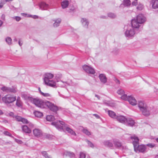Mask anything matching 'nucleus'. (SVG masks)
Wrapping results in <instances>:
<instances>
[{"label": "nucleus", "mask_w": 158, "mask_h": 158, "mask_svg": "<svg viewBox=\"0 0 158 158\" xmlns=\"http://www.w3.org/2000/svg\"><path fill=\"white\" fill-rule=\"evenodd\" d=\"M131 138L132 140L134 150L136 152H138L143 153L146 152L147 149L146 146L143 144H139V139L137 136L134 135L131 136Z\"/></svg>", "instance_id": "nucleus-1"}, {"label": "nucleus", "mask_w": 158, "mask_h": 158, "mask_svg": "<svg viewBox=\"0 0 158 158\" xmlns=\"http://www.w3.org/2000/svg\"><path fill=\"white\" fill-rule=\"evenodd\" d=\"M51 124L52 125L55 126L59 130H61L65 129L66 131L71 135L75 136L76 135L75 132L72 129L68 127L66 125H65L63 121H59L56 122H52L51 123Z\"/></svg>", "instance_id": "nucleus-2"}, {"label": "nucleus", "mask_w": 158, "mask_h": 158, "mask_svg": "<svg viewBox=\"0 0 158 158\" xmlns=\"http://www.w3.org/2000/svg\"><path fill=\"white\" fill-rule=\"evenodd\" d=\"M29 100L37 106L41 108L45 107L46 102H44L43 100L38 98L30 97Z\"/></svg>", "instance_id": "nucleus-3"}, {"label": "nucleus", "mask_w": 158, "mask_h": 158, "mask_svg": "<svg viewBox=\"0 0 158 158\" xmlns=\"http://www.w3.org/2000/svg\"><path fill=\"white\" fill-rule=\"evenodd\" d=\"M2 100L3 102L8 105L16 100V97L10 94H7L2 98Z\"/></svg>", "instance_id": "nucleus-4"}, {"label": "nucleus", "mask_w": 158, "mask_h": 158, "mask_svg": "<svg viewBox=\"0 0 158 158\" xmlns=\"http://www.w3.org/2000/svg\"><path fill=\"white\" fill-rule=\"evenodd\" d=\"M57 81L59 82V86L62 87H64L67 86L71 85H72V80L69 79L67 80L64 79L60 81L57 80Z\"/></svg>", "instance_id": "nucleus-5"}, {"label": "nucleus", "mask_w": 158, "mask_h": 158, "mask_svg": "<svg viewBox=\"0 0 158 158\" xmlns=\"http://www.w3.org/2000/svg\"><path fill=\"white\" fill-rule=\"evenodd\" d=\"M45 106H47L51 110L55 112H56L58 110L57 106L49 101L46 102Z\"/></svg>", "instance_id": "nucleus-6"}, {"label": "nucleus", "mask_w": 158, "mask_h": 158, "mask_svg": "<svg viewBox=\"0 0 158 158\" xmlns=\"http://www.w3.org/2000/svg\"><path fill=\"white\" fill-rule=\"evenodd\" d=\"M1 89L4 92L6 93H15L17 91V89L16 87L15 86H12L11 87H8L6 86H3L1 88Z\"/></svg>", "instance_id": "nucleus-7"}, {"label": "nucleus", "mask_w": 158, "mask_h": 158, "mask_svg": "<svg viewBox=\"0 0 158 158\" xmlns=\"http://www.w3.org/2000/svg\"><path fill=\"white\" fill-rule=\"evenodd\" d=\"M135 33V29L131 27L128 28L126 31L125 34V36L127 37H133Z\"/></svg>", "instance_id": "nucleus-8"}, {"label": "nucleus", "mask_w": 158, "mask_h": 158, "mask_svg": "<svg viewBox=\"0 0 158 158\" xmlns=\"http://www.w3.org/2000/svg\"><path fill=\"white\" fill-rule=\"evenodd\" d=\"M83 70L87 73L94 74L95 73L94 69L92 67L87 65H84L82 66Z\"/></svg>", "instance_id": "nucleus-9"}, {"label": "nucleus", "mask_w": 158, "mask_h": 158, "mask_svg": "<svg viewBox=\"0 0 158 158\" xmlns=\"http://www.w3.org/2000/svg\"><path fill=\"white\" fill-rule=\"evenodd\" d=\"M136 19L138 22V23L141 24L146 21V18L142 14H140L137 16Z\"/></svg>", "instance_id": "nucleus-10"}, {"label": "nucleus", "mask_w": 158, "mask_h": 158, "mask_svg": "<svg viewBox=\"0 0 158 158\" xmlns=\"http://www.w3.org/2000/svg\"><path fill=\"white\" fill-rule=\"evenodd\" d=\"M54 74L51 73H46L44 74V82L48 81L54 77Z\"/></svg>", "instance_id": "nucleus-11"}, {"label": "nucleus", "mask_w": 158, "mask_h": 158, "mask_svg": "<svg viewBox=\"0 0 158 158\" xmlns=\"http://www.w3.org/2000/svg\"><path fill=\"white\" fill-rule=\"evenodd\" d=\"M146 109H144V110H143V111L141 112L143 115L146 116H148L150 114L152 109L151 107L148 106L146 107Z\"/></svg>", "instance_id": "nucleus-12"}, {"label": "nucleus", "mask_w": 158, "mask_h": 158, "mask_svg": "<svg viewBox=\"0 0 158 158\" xmlns=\"http://www.w3.org/2000/svg\"><path fill=\"white\" fill-rule=\"evenodd\" d=\"M132 28H138L140 26V24L138 23V22L136 19H132L131 22Z\"/></svg>", "instance_id": "nucleus-13"}, {"label": "nucleus", "mask_w": 158, "mask_h": 158, "mask_svg": "<svg viewBox=\"0 0 158 158\" xmlns=\"http://www.w3.org/2000/svg\"><path fill=\"white\" fill-rule=\"evenodd\" d=\"M127 119L123 116L118 115H117L115 119L120 123H125L126 122Z\"/></svg>", "instance_id": "nucleus-14"}, {"label": "nucleus", "mask_w": 158, "mask_h": 158, "mask_svg": "<svg viewBox=\"0 0 158 158\" xmlns=\"http://www.w3.org/2000/svg\"><path fill=\"white\" fill-rule=\"evenodd\" d=\"M138 106L141 112L143 111L144 109H146V107L148 106L146 103L142 101H139L138 102Z\"/></svg>", "instance_id": "nucleus-15"}, {"label": "nucleus", "mask_w": 158, "mask_h": 158, "mask_svg": "<svg viewBox=\"0 0 158 158\" xmlns=\"http://www.w3.org/2000/svg\"><path fill=\"white\" fill-rule=\"evenodd\" d=\"M45 85L53 87L56 88L57 87L56 82L53 80H49L48 81L44 82Z\"/></svg>", "instance_id": "nucleus-16"}, {"label": "nucleus", "mask_w": 158, "mask_h": 158, "mask_svg": "<svg viewBox=\"0 0 158 158\" xmlns=\"http://www.w3.org/2000/svg\"><path fill=\"white\" fill-rule=\"evenodd\" d=\"M99 78L100 81L103 84H105L107 82V78L105 75L103 74H101L99 75Z\"/></svg>", "instance_id": "nucleus-17"}, {"label": "nucleus", "mask_w": 158, "mask_h": 158, "mask_svg": "<svg viewBox=\"0 0 158 158\" xmlns=\"http://www.w3.org/2000/svg\"><path fill=\"white\" fill-rule=\"evenodd\" d=\"M150 4L153 9L158 8V0H151Z\"/></svg>", "instance_id": "nucleus-18"}, {"label": "nucleus", "mask_w": 158, "mask_h": 158, "mask_svg": "<svg viewBox=\"0 0 158 158\" xmlns=\"http://www.w3.org/2000/svg\"><path fill=\"white\" fill-rule=\"evenodd\" d=\"M128 101L133 106L136 105L137 103V101L136 99L131 96H129Z\"/></svg>", "instance_id": "nucleus-19"}, {"label": "nucleus", "mask_w": 158, "mask_h": 158, "mask_svg": "<svg viewBox=\"0 0 158 158\" xmlns=\"http://www.w3.org/2000/svg\"><path fill=\"white\" fill-rule=\"evenodd\" d=\"M34 135L37 137H39L42 135L41 131L38 129H35L33 130Z\"/></svg>", "instance_id": "nucleus-20"}, {"label": "nucleus", "mask_w": 158, "mask_h": 158, "mask_svg": "<svg viewBox=\"0 0 158 158\" xmlns=\"http://www.w3.org/2000/svg\"><path fill=\"white\" fill-rule=\"evenodd\" d=\"M40 9L42 10H45L48 7V5L44 2H41L39 5Z\"/></svg>", "instance_id": "nucleus-21"}, {"label": "nucleus", "mask_w": 158, "mask_h": 158, "mask_svg": "<svg viewBox=\"0 0 158 158\" xmlns=\"http://www.w3.org/2000/svg\"><path fill=\"white\" fill-rule=\"evenodd\" d=\"M22 128L23 131L26 133H30L31 132L30 129L26 125L22 126Z\"/></svg>", "instance_id": "nucleus-22"}, {"label": "nucleus", "mask_w": 158, "mask_h": 158, "mask_svg": "<svg viewBox=\"0 0 158 158\" xmlns=\"http://www.w3.org/2000/svg\"><path fill=\"white\" fill-rule=\"evenodd\" d=\"M81 22L84 27L87 28L89 25V22L86 19L82 18L81 20Z\"/></svg>", "instance_id": "nucleus-23"}, {"label": "nucleus", "mask_w": 158, "mask_h": 158, "mask_svg": "<svg viewBox=\"0 0 158 158\" xmlns=\"http://www.w3.org/2000/svg\"><path fill=\"white\" fill-rule=\"evenodd\" d=\"M126 122L127 123L128 126H133L135 123L134 121L131 118L127 119Z\"/></svg>", "instance_id": "nucleus-24"}, {"label": "nucleus", "mask_w": 158, "mask_h": 158, "mask_svg": "<svg viewBox=\"0 0 158 158\" xmlns=\"http://www.w3.org/2000/svg\"><path fill=\"white\" fill-rule=\"evenodd\" d=\"M53 21L54 22V23L53 24V26L55 27H56L59 26L61 22V20L60 19H58L55 20H53Z\"/></svg>", "instance_id": "nucleus-25"}, {"label": "nucleus", "mask_w": 158, "mask_h": 158, "mask_svg": "<svg viewBox=\"0 0 158 158\" xmlns=\"http://www.w3.org/2000/svg\"><path fill=\"white\" fill-rule=\"evenodd\" d=\"M69 2L67 0H64L62 1L61 3V5L62 8L64 9L67 8L69 5Z\"/></svg>", "instance_id": "nucleus-26"}, {"label": "nucleus", "mask_w": 158, "mask_h": 158, "mask_svg": "<svg viewBox=\"0 0 158 158\" xmlns=\"http://www.w3.org/2000/svg\"><path fill=\"white\" fill-rule=\"evenodd\" d=\"M108 114L109 116L111 118L116 119L117 115H116L115 113L112 110H109L108 111Z\"/></svg>", "instance_id": "nucleus-27"}, {"label": "nucleus", "mask_w": 158, "mask_h": 158, "mask_svg": "<svg viewBox=\"0 0 158 158\" xmlns=\"http://www.w3.org/2000/svg\"><path fill=\"white\" fill-rule=\"evenodd\" d=\"M123 5L126 7H129L131 5V2L130 0H123Z\"/></svg>", "instance_id": "nucleus-28"}, {"label": "nucleus", "mask_w": 158, "mask_h": 158, "mask_svg": "<svg viewBox=\"0 0 158 158\" xmlns=\"http://www.w3.org/2000/svg\"><path fill=\"white\" fill-rule=\"evenodd\" d=\"M104 145L108 147H111L113 146V143L110 141L107 140L104 142Z\"/></svg>", "instance_id": "nucleus-29"}, {"label": "nucleus", "mask_w": 158, "mask_h": 158, "mask_svg": "<svg viewBox=\"0 0 158 158\" xmlns=\"http://www.w3.org/2000/svg\"><path fill=\"white\" fill-rule=\"evenodd\" d=\"M35 115L37 117L40 118L43 116V114L40 111H35L34 113Z\"/></svg>", "instance_id": "nucleus-30"}, {"label": "nucleus", "mask_w": 158, "mask_h": 158, "mask_svg": "<svg viewBox=\"0 0 158 158\" xmlns=\"http://www.w3.org/2000/svg\"><path fill=\"white\" fill-rule=\"evenodd\" d=\"M46 119L47 121H52L55 119L54 116L52 115H47Z\"/></svg>", "instance_id": "nucleus-31"}, {"label": "nucleus", "mask_w": 158, "mask_h": 158, "mask_svg": "<svg viewBox=\"0 0 158 158\" xmlns=\"http://www.w3.org/2000/svg\"><path fill=\"white\" fill-rule=\"evenodd\" d=\"M121 96H122L121 97V98L122 99L125 101L128 100L129 98V96H127V95L124 94V93Z\"/></svg>", "instance_id": "nucleus-32"}, {"label": "nucleus", "mask_w": 158, "mask_h": 158, "mask_svg": "<svg viewBox=\"0 0 158 158\" xmlns=\"http://www.w3.org/2000/svg\"><path fill=\"white\" fill-rule=\"evenodd\" d=\"M144 7L143 5L140 3H139L137 6L136 8L137 10H142Z\"/></svg>", "instance_id": "nucleus-33"}, {"label": "nucleus", "mask_w": 158, "mask_h": 158, "mask_svg": "<svg viewBox=\"0 0 158 158\" xmlns=\"http://www.w3.org/2000/svg\"><path fill=\"white\" fill-rule=\"evenodd\" d=\"M6 41L8 45H11L12 44V39L10 37H8L6 38Z\"/></svg>", "instance_id": "nucleus-34"}, {"label": "nucleus", "mask_w": 158, "mask_h": 158, "mask_svg": "<svg viewBox=\"0 0 158 158\" xmlns=\"http://www.w3.org/2000/svg\"><path fill=\"white\" fill-rule=\"evenodd\" d=\"M114 143L115 146L116 147L120 148L122 146L121 143L117 141H114Z\"/></svg>", "instance_id": "nucleus-35"}, {"label": "nucleus", "mask_w": 158, "mask_h": 158, "mask_svg": "<svg viewBox=\"0 0 158 158\" xmlns=\"http://www.w3.org/2000/svg\"><path fill=\"white\" fill-rule=\"evenodd\" d=\"M108 16L110 18L114 19L116 17V15L114 13H109L108 14Z\"/></svg>", "instance_id": "nucleus-36"}, {"label": "nucleus", "mask_w": 158, "mask_h": 158, "mask_svg": "<svg viewBox=\"0 0 158 158\" xmlns=\"http://www.w3.org/2000/svg\"><path fill=\"white\" fill-rule=\"evenodd\" d=\"M42 154L43 156L45 157V158H51L50 156L48 155V153L45 151L42 152Z\"/></svg>", "instance_id": "nucleus-37"}, {"label": "nucleus", "mask_w": 158, "mask_h": 158, "mask_svg": "<svg viewBox=\"0 0 158 158\" xmlns=\"http://www.w3.org/2000/svg\"><path fill=\"white\" fill-rule=\"evenodd\" d=\"M22 102L21 101H16V105L19 107H21L22 106Z\"/></svg>", "instance_id": "nucleus-38"}, {"label": "nucleus", "mask_w": 158, "mask_h": 158, "mask_svg": "<svg viewBox=\"0 0 158 158\" xmlns=\"http://www.w3.org/2000/svg\"><path fill=\"white\" fill-rule=\"evenodd\" d=\"M117 93L119 95H122L124 93V91L122 89L118 90L117 91Z\"/></svg>", "instance_id": "nucleus-39"}, {"label": "nucleus", "mask_w": 158, "mask_h": 158, "mask_svg": "<svg viewBox=\"0 0 158 158\" xmlns=\"http://www.w3.org/2000/svg\"><path fill=\"white\" fill-rule=\"evenodd\" d=\"M83 132L85 134L88 135H91L90 132L87 129H84L83 130Z\"/></svg>", "instance_id": "nucleus-40"}, {"label": "nucleus", "mask_w": 158, "mask_h": 158, "mask_svg": "<svg viewBox=\"0 0 158 158\" xmlns=\"http://www.w3.org/2000/svg\"><path fill=\"white\" fill-rule=\"evenodd\" d=\"M41 95L45 97H51L52 96L51 94L49 93H44L43 92H41Z\"/></svg>", "instance_id": "nucleus-41"}, {"label": "nucleus", "mask_w": 158, "mask_h": 158, "mask_svg": "<svg viewBox=\"0 0 158 158\" xmlns=\"http://www.w3.org/2000/svg\"><path fill=\"white\" fill-rule=\"evenodd\" d=\"M21 122L24 124H28V123H29V122L26 119L24 118H22Z\"/></svg>", "instance_id": "nucleus-42"}, {"label": "nucleus", "mask_w": 158, "mask_h": 158, "mask_svg": "<svg viewBox=\"0 0 158 158\" xmlns=\"http://www.w3.org/2000/svg\"><path fill=\"white\" fill-rule=\"evenodd\" d=\"M21 96L22 98H24L25 99H27L28 98L29 99V98L30 97H28L26 94H22Z\"/></svg>", "instance_id": "nucleus-43"}, {"label": "nucleus", "mask_w": 158, "mask_h": 158, "mask_svg": "<svg viewBox=\"0 0 158 158\" xmlns=\"http://www.w3.org/2000/svg\"><path fill=\"white\" fill-rule=\"evenodd\" d=\"M62 77V75L61 74H56L55 76V78L57 80V79H59L61 78Z\"/></svg>", "instance_id": "nucleus-44"}, {"label": "nucleus", "mask_w": 158, "mask_h": 158, "mask_svg": "<svg viewBox=\"0 0 158 158\" xmlns=\"http://www.w3.org/2000/svg\"><path fill=\"white\" fill-rule=\"evenodd\" d=\"M146 146L151 148H153L155 146V144L154 143H149L146 145Z\"/></svg>", "instance_id": "nucleus-45"}, {"label": "nucleus", "mask_w": 158, "mask_h": 158, "mask_svg": "<svg viewBox=\"0 0 158 158\" xmlns=\"http://www.w3.org/2000/svg\"><path fill=\"white\" fill-rule=\"evenodd\" d=\"M85 154L82 152H81L80 154V157L79 158H85Z\"/></svg>", "instance_id": "nucleus-46"}, {"label": "nucleus", "mask_w": 158, "mask_h": 158, "mask_svg": "<svg viewBox=\"0 0 158 158\" xmlns=\"http://www.w3.org/2000/svg\"><path fill=\"white\" fill-rule=\"evenodd\" d=\"M87 142L88 144V145L89 146L92 148H93L94 147V145L93 144L90 142L88 140H87Z\"/></svg>", "instance_id": "nucleus-47"}, {"label": "nucleus", "mask_w": 158, "mask_h": 158, "mask_svg": "<svg viewBox=\"0 0 158 158\" xmlns=\"http://www.w3.org/2000/svg\"><path fill=\"white\" fill-rule=\"evenodd\" d=\"M15 118L17 121L21 122L22 118L20 116H16Z\"/></svg>", "instance_id": "nucleus-48"}, {"label": "nucleus", "mask_w": 158, "mask_h": 158, "mask_svg": "<svg viewBox=\"0 0 158 158\" xmlns=\"http://www.w3.org/2000/svg\"><path fill=\"white\" fill-rule=\"evenodd\" d=\"M13 18V19H15L17 21H19L21 19V18L19 16H15Z\"/></svg>", "instance_id": "nucleus-49"}, {"label": "nucleus", "mask_w": 158, "mask_h": 158, "mask_svg": "<svg viewBox=\"0 0 158 158\" xmlns=\"http://www.w3.org/2000/svg\"><path fill=\"white\" fill-rule=\"evenodd\" d=\"M15 141L16 143L19 144H21L23 143L22 141L21 140L18 139H15Z\"/></svg>", "instance_id": "nucleus-50"}, {"label": "nucleus", "mask_w": 158, "mask_h": 158, "mask_svg": "<svg viewBox=\"0 0 158 158\" xmlns=\"http://www.w3.org/2000/svg\"><path fill=\"white\" fill-rule=\"evenodd\" d=\"M4 134L5 135H8L10 136H11V134L10 132H9L8 131H4Z\"/></svg>", "instance_id": "nucleus-51"}, {"label": "nucleus", "mask_w": 158, "mask_h": 158, "mask_svg": "<svg viewBox=\"0 0 158 158\" xmlns=\"http://www.w3.org/2000/svg\"><path fill=\"white\" fill-rule=\"evenodd\" d=\"M113 52L115 54H117L119 52V50L118 49H115L113 51Z\"/></svg>", "instance_id": "nucleus-52"}, {"label": "nucleus", "mask_w": 158, "mask_h": 158, "mask_svg": "<svg viewBox=\"0 0 158 158\" xmlns=\"http://www.w3.org/2000/svg\"><path fill=\"white\" fill-rule=\"evenodd\" d=\"M19 44L20 46H21L23 44V42L21 39H19Z\"/></svg>", "instance_id": "nucleus-53"}, {"label": "nucleus", "mask_w": 158, "mask_h": 158, "mask_svg": "<svg viewBox=\"0 0 158 158\" xmlns=\"http://www.w3.org/2000/svg\"><path fill=\"white\" fill-rule=\"evenodd\" d=\"M68 154L71 157H74L75 156L73 152H68Z\"/></svg>", "instance_id": "nucleus-54"}, {"label": "nucleus", "mask_w": 158, "mask_h": 158, "mask_svg": "<svg viewBox=\"0 0 158 158\" xmlns=\"http://www.w3.org/2000/svg\"><path fill=\"white\" fill-rule=\"evenodd\" d=\"M132 4L133 6H136L137 4V2L136 1H134L132 2Z\"/></svg>", "instance_id": "nucleus-55"}, {"label": "nucleus", "mask_w": 158, "mask_h": 158, "mask_svg": "<svg viewBox=\"0 0 158 158\" xmlns=\"http://www.w3.org/2000/svg\"><path fill=\"white\" fill-rule=\"evenodd\" d=\"M5 3H3L2 2H1L0 3V9L2 7L3 5Z\"/></svg>", "instance_id": "nucleus-56"}, {"label": "nucleus", "mask_w": 158, "mask_h": 158, "mask_svg": "<svg viewBox=\"0 0 158 158\" xmlns=\"http://www.w3.org/2000/svg\"><path fill=\"white\" fill-rule=\"evenodd\" d=\"M5 15L4 14L2 15V16H1V19L3 20H4L5 19Z\"/></svg>", "instance_id": "nucleus-57"}, {"label": "nucleus", "mask_w": 158, "mask_h": 158, "mask_svg": "<svg viewBox=\"0 0 158 158\" xmlns=\"http://www.w3.org/2000/svg\"><path fill=\"white\" fill-rule=\"evenodd\" d=\"M93 115L95 116V117L97 118H100V116L97 114H93Z\"/></svg>", "instance_id": "nucleus-58"}, {"label": "nucleus", "mask_w": 158, "mask_h": 158, "mask_svg": "<svg viewBox=\"0 0 158 158\" xmlns=\"http://www.w3.org/2000/svg\"><path fill=\"white\" fill-rule=\"evenodd\" d=\"M28 123L29 124V126L30 127H33V125L31 123L29 122V123Z\"/></svg>", "instance_id": "nucleus-59"}, {"label": "nucleus", "mask_w": 158, "mask_h": 158, "mask_svg": "<svg viewBox=\"0 0 158 158\" xmlns=\"http://www.w3.org/2000/svg\"><path fill=\"white\" fill-rule=\"evenodd\" d=\"M115 82L116 83H118V84L120 83V81L119 80L117 79H116L115 80Z\"/></svg>", "instance_id": "nucleus-60"}, {"label": "nucleus", "mask_w": 158, "mask_h": 158, "mask_svg": "<svg viewBox=\"0 0 158 158\" xmlns=\"http://www.w3.org/2000/svg\"><path fill=\"white\" fill-rule=\"evenodd\" d=\"M95 97H97L98 99H100V97L98 95L95 94Z\"/></svg>", "instance_id": "nucleus-61"}, {"label": "nucleus", "mask_w": 158, "mask_h": 158, "mask_svg": "<svg viewBox=\"0 0 158 158\" xmlns=\"http://www.w3.org/2000/svg\"><path fill=\"white\" fill-rule=\"evenodd\" d=\"M104 103H105V104L107 105L108 106H110V105L109 103H108V102L107 103V102H104Z\"/></svg>", "instance_id": "nucleus-62"}, {"label": "nucleus", "mask_w": 158, "mask_h": 158, "mask_svg": "<svg viewBox=\"0 0 158 158\" xmlns=\"http://www.w3.org/2000/svg\"><path fill=\"white\" fill-rule=\"evenodd\" d=\"M33 18L34 19H36L38 18V16L37 15H34Z\"/></svg>", "instance_id": "nucleus-63"}, {"label": "nucleus", "mask_w": 158, "mask_h": 158, "mask_svg": "<svg viewBox=\"0 0 158 158\" xmlns=\"http://www.w3.org/2000/svg\"><path fill=\"white\" fill-rule=\"evenodd\" d=\"M18 101H21L20 100V98L19 97H17V99L16 100V101H18Z\"/></svg>", "instance_id": "nucleus-64"}]
</instances>
